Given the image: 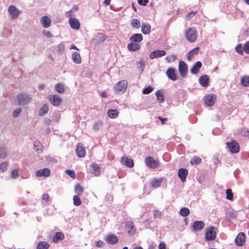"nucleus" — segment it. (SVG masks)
<instances>
[{
    "label": "nucleus",
    "instance_id": "obj_1",
    "mask_svg": "<svg viewBox=\"0 0 249 249\" xmlns=\"http://www.w3.org/2000/svg\"><path fill=\"white\" fill-rule=\"evenodd\" d=\"M217 229L213 227L210 226L206 229L205 238L207 241H213L215 239Z\"/></svg>",
    "mask_w": 249,
    "mask_h": 249
},
{
    "label": "nucleus",
    "instance_id": "obj_2",
    "mask_svg": "<svg viewBox=\"0 0 249 249\" xmlns=\"http://www.w3.org/2000/svg\"><path fill=\"white\" fill-rule=\"evenodd\" d=\"M185 35L187 40L191 43L195 42L197 38V32L194 28H188Z\"/></svg>",
    "mask_w": 249,
    "mask_h": 249
},
{
    "label": "nucleus",
    "instance_id": "obj_3",
    "mask_svg": "<svg viewBox=\"0 0 249 249\" xmlns=\"http://www.w3.org/2000/svg\"><path fill=\"white\" fill-rule=\"evenodd\" d=\"M17 100L19 105H26L31 100V97L28 94L21 93L17 95Z\"/></svg>",
    "mask_w": 249,
    "mask_h": 249
},
{
    "label": "nucleus",
    "instance_id": "obj_4",
    "mask_svg": "<svg viewBox=\"0 0 249 249\" xmlns=\"http://www.w3.org/2000/svg\"><path fill=\"white\" fill-rule=\"evenodd\" d=\"M48 99L50 104L54 107L59 106L62 102L61 97L58 95H50Z\"/></svg>",
    "mask_w": 249,
    "mask_h": 249
},
{
    "label": "nucleus",
    "instance_id": "obj_5",
    "mask_svg": "<svg viewBox=\"0 0 249 249\" xmlns=\"http://www.w3.org/2000/svg\"><path fill=\"white\" fill-rule=\"evenodd\" d=\"M145 163L149 168L155 169L159 167L160 162L158 160H155L153 157L149 156L145 158Z\"/></svg>",
    "mask_w": 249,
    "mask_h": 249
},
{
    "label": "nucleus",
    "instance_id": "obj_6",
    "mask_svg": "<svg viewBox=\"0 0 249 249\" xmlns=\"http://www.w3.org/2000/svg\"><path fill=\"white\" fill-rule=\"evenodd\" d=\"M227 147L231 153H237L240 150V147L238 143L235 140L231 142H227Z\"/></svg>",
    "mask_w": 249,
    "mask_h": 249
},
{
    "label": "nucleus",
    "instance_id": "obj_7",
    "mask_svg": "<svg viewBox=\"0 0 249 249\" xmlns=\"http://www.w3.org/2000/svg\"><path fill=\"white\" fill-rule=\"evenodd\" d=\"M127 87V82L126 80H122L119 82L114 87V90L116 92H124Z\"/></svg>",
    "mask_w": 249,
    "mask_h": 249
},
{
    "label": "nucleus",
    "instance_id": "obj_8",
    "mask_svg": "<svg viewBox=\"0 0 249 249\" xmlns=\"http://www.w3.org/2000/svg\"><path fill=\"white\" fill-rule=\"evenodd\" d=\"M178 71L180 75L182 77H186L188 71V67L186 63L180 61L178 65Z\"/></svg>",
    "mask_w": 249,
    "mask_h": 249
},
{
    "label": "nucleus",
    "instance_id": "obj_9",
    "mask_svg": "<svg viewBox=\"0 0 249 249\" xmlns=\"http://www.w3.org/2000/svg\"><path fill=\"white\" fill-rule=\"evenodd\" d=\"M245 240V234L243 232H241L239 233L236 236L235 239V242L236 245L238 246H242L244 244Z\"/></svg>",
    "mask_w": 249,
    "mask_h": 249
},
{
    "label": "nucleus",
    "instance_id": "obj_10",
    "mask_svg": "<svg viewBox=\"0 0 249 249\" xmlns=\"http://www.w3.org/2000/svg\"><path fill=\"white\" fill-rule=\"evenodd\" d=\"M215 96L214 94H208L205 97L204 101L206 105L212 107L214 104Z\"/></svg>",
    "mask_w": 249,
    "mask_h": 249
},
{
    "label": "nucleus",
    "instance_id": "obj_11",
    "mask_svg": "<svg viewBox=\"0 0 249 249\" xmlns=\"http://www.w3.org/2000/svg\"><path fill=\"white\" fill-rule=\"evenodd\" d=\"M166 52L163 50H156L152 52L149 55V57L151 59L155 58H159L163 56L166 54Z\"/></svg>",
    "mask_w": 249,
    "mask_h": 249
},
{
    "label": "nucleus",
    "instance_id": "obj_12",
    "mask_svg": "<svg viewBox=\"0 0 249 249\" xmlns=\"http://www.w3.org/2000/svg\"><path fill=\"white\" fill-rule=\"evenodd\" d=\"M166 74L168 78L172 81H176L177 79V76L175 72V70L172 67H170L167 70Z\"/></svg>",
    "mask_w": 249,
    "mask_h": 249
},
{
    "label": "nucleus",
    "instance_id": "obj_13",
    "mask_svg": "<svg viewBox=\"0 0 249 249\" xmlns=\"http://www.w3.org/2000/svg\"><path fill=\"white\" fill-rule=\"evenodd\" d=\"M125 228L129 235H132L135 234L136 229L134 227V224L132 221L126 222Z\"/></svg>",
    "mask_w": 249,
    "mask_h": 249
},
{
    "label": "nucleus",
    "instance_id": "obj_14",
    "mask_svg": "<svg viewBox=\"0 0 249 249\" xmlns=\"http://www.w3.org/2000/svg\"><path fill=\"white\" fill-rule=\"evenodd\" d=\"M76 152L77 156L80 158H83L86 155V150L82 143L77 144Z\"/></svg>",
    "mask_w": 249,
    "mask_h": 249
},
{
    "label": "nucleus",
    "instance_id": "obj_15",
    "mask_svg": "<svg viewBox=\"0 0 249 249\" xmlns=\"http://www.w3.org/2000/svg\"><path fill=\"white\" fill-rule=\"evenodd\" d=\"M69 22L71 27L73 29L78 30L80 28V24L79 21L74 18H70Z\"/></svg>",
    "mask_w": 249,
    "mask_h": 249
},
{
    "label": "nucleus",
    "instance_id": "obj_16",
    "mask_svg": "<svg viewBox=\"0 0 249 249\" xmlns=\"http://www.w3.org/2000/svg\"><path fill=\"white\" fill-rule=\"evenodd\" d=\"M8 11L12 16L13 19L18 18L19 14V11L14 5H10L9 7Z\"/></svg>",
    "mask_w": 249,
    "mask_h": 249
},
{
    "label": "nucleus",
    "instance_id": "obj_17",
    "mask_svg": "<svg viewBox=\"0 0 249 249\" xmlns=\"http://www.w3.org/2000/svg\"><path fill=\"white\" fill-rule=\"evenodd\" d=\"M188 172L186 169L180 168L178 171V176L182 182H185Z\"/></svg>",
    "mask_w": 249,
    "mask_h": 249
},
{
    "label": "nucleus",
    "instance_id": "obj_18",
    "mask_svg": "<svg viewBox=\"0 0 249 249\" xmlns=\"http://www.w3.org/2000/svg\"><path fill=\"white\" fill-rule=\"evenodd\" d=\"M105 240L110 244H115L118 241V237L114 234H108Z\"/></svg>",
    "mask_w": 249,
    "mask_h": 249
},
{
    "label": "nucleus",
    "instance_id": "obj_19",
    "mask_svg": "<svg viewBox=\"0 0 249 249\" xmlns=\"http://www.w3.org/2000/svg\"><path fill=\"white\" fill-rule=\"evenodd\" d=\"M50 174V170L49 169L45 168L42 169L37 170L36 173L37 177H48Z\"/></svg>",
    "mask_w": 249,
    "mask_h": 249
},
{
    "label": "nucleus",
    "instance_id": "obj_20",
    "mask_svg": "<svg viewBox=\"0 0 249 249\" xmlns=\"http://www.w3.org/2000/svg\"><path fill=\"white\" fill-rule=\"evenodd\" d=\"M200 85L203 87H207L209 85V78L207 75H203L199 78Z\"/></svg>",
    "mask_w": 249,
    "mask_h": 249
},
{
    "label": "nucleus",
    "instance_id": "obj_21",
    "mask_svg": "<svg viewBox=\"0 0 249 249\" xmlns=\"http://www.w3.org/2000/svg\"><path fill=\"white\" fill-rule=\"evenodd\" d=\"M41 23L44 28L49 27L51 23V19L48 16H43L41 19Z\"/></svg>",
    "mask_w": 249,
    "mask_h": 249
},
{
    "label": "nucleus",
    "instance_id": "obj_22",
    "mask_svg": "<svg viewBox=\"0 0 249 249\" xmlns=\"http://www.w3.org/2000/svg\"><path fill=\"white\" fill-rule=\"evenodd\" d=\"M141 46L139 44L132 42L127 45V49L130 51H137L140 50Z\"/></svg>",
    "mask_w": 249,
    "mask_h": 249
},
{
    "label": "nucleus",
    "instance_id": "obj_23",
    "mask_svg": "<svg viewBox=\"0 0 249 249\" xmlns=\"http://www.w3.org/2000/svg\"><path fill=\"white\" fill-rule=\"evenodd\" d=\"M201 66L202 63L200 61L196 62L191 69L190 72L193 74H197Z\"/></svg>",
    "mask_w": 249,
    "mask_h": 249
},
{
    "label": "nucleus",
    "instance_id": "obj_24",
    "mask_svg": "<svg viewBox=\"0 0 249 249\" xmlns=\"http://www.w3.org/2000/svg\"><path fill=\"white\" fill-rule=\"evenodd\" d=\"M193 228L195 231H201L204 227V223L201 221H196L193 223Z\"/></svg>",
    "mask_w": 249,
    "mask_h": 249
},
{
    "label": "nucleus",
    "instance_id": "obj_25",
    "mask_svg": "<svg viewBox=\"0 0 249 249\" xmlns=\"http://www.w3.org/2000/svg\"><path fill=\"white\" fill-rule=\"evenodd\" d=\"M143 39V36L141 34H133L130 38L129 40L133 42H140Z\"/></svg>",
    "mask_w": 249,
    "mask_h": 249
},
{
    "label": "nucleus",
    "instance_id": "obj_26",
    "mask_svg": "<svg viewBox=\"0 0 249 249\" xmlns=\"http://www.w3.org/2000/svg\"><path fill=\"white\" fill-rule=\"evenodd\" d=\"M122 161L123 164L128 167H132L134 166L133 160L128 157H124L122 158Z\"/></svg>",
    "mask_w": 249,
    "mask_h": 249
},
{
    "label": "nucleus",
    "instance_id": "obj_27",
    "mask_svg": "<svg viewBox=\"0 0 249 249\" xmlns=\"http://www.w3.org/2000/svg\"><path fill=\"white\" fill-rule=\"evenodd\" d=\"M107 114L109 118L115 119L118 117L119 112L116 109H110L107 110Z\"/></svg>",
    "mask_w": 249,
    "mask_h": 249
},
{
    "label": "nucleus",
    "instance_id": "obj_28",
    "mask_svg": "<svg viewBox=\"0 0 249 249\" xmlns=\"http://www.w3.org/2000/svg\"><path fill=\"white\" fill-rule=\"evenodd\" d=\"M199 47H197L190 51L187 54V59L189 61L192 60L195 55L197 54L199 51Z\"/></svg>",
    "mask_w": 249,
    "mask_h": 249
},
{
    "label": "nucleus",
    "instance_id": "obj_29",
    "mask_svg": "<svg viewBox=\"0 0 249 249\" xmlns=\"http://www.w3.org/2000/svg\"><path fill=\"white\" fill-rule=\"evenodd\" d=\"M151 27L149 24L143 23L141 26V30L144 35H148L151 32Z\"/></svg>",
    "mask_w": 249,
    "mask_h": 249
},
{
    "label": "nucleus",
    "instance_id": "obj_30",
    "mask_svg": "<svg viewBox=\"0 0 249 249\" xmlns=\"http://www.w3.org/2000/svg\"><path fill=\"white\" fill-rule=\"evenodd\" d=\"M64 234L61 232H56L53 238V241L54 243H57L59 240L61 241L64 239Z\"/></svg>",
    "mask_w": 249,
    "mask_h": 249
},
{
    "label": "nucleus",
    "instance_id": "obj_31",
    "mask_svg": "<svg viewBox=\"0 0 249 249\" xmlns=\"http://www.w3.org/2000/svg\"><path fill=\"white\" fill-rule=\"evenodd\" d=\"M34 150L37 153H41L43 152V147L39 142L36 141L34 143Z\"/></svg>",
    "mask_w": 249,
    "mask_h": 249
},
{
    "label": "nucleus",
    "instance_id": "obj_32",
    "mask_svg": "<svg viewBox=\"0 0 249 249\" xmlns=\"http://www.w3.org/2000/svg\"><path fill=\"white\" fill-rule=\"evenodd\" d=\"M72 60L76 64L81 63V58L79 53L74 52L72 54Z\"/></svg>",
    "mask_w": 249,
    "mask_h": 249
},
{
    "label": "nucleus",
    "instance_id": "obj_33",
    "mask_svg": "<svg viewBox=\"0 0 249 249\" xmlns=\"http://www.w3.org/2000/svg\"><path fill=\"white\" fill-rule=\"evenodd\" d=\"M91 166L93 170V174L95 176H99L100 173V167L99 165L95 163H93Z\"/></svg>",
    "mask_w": 249,
    "mask_h": 249
},
{
    "label": "nucleus",
    "instance_id": "obj_34",
    "mask_svg": "<svg viewBox=\"0 0 249 249\" xmlns=\"http://www.w3.org/2000/svg\"><path fill=\"white\" fill-rule=\"evenodd\" d=\"M50 245L47 242L40 241L38 243L36 249H48Z\"/></svg>",
    "mask_w": 249,
    "mask_h": 249
},
{
    "label": "nucleus",
    "instance_id": "obj_35",
    "mask_svg": "<svg viewBox=\"0 0 249 249\" xmlns=\"http://www.w3.org/2000/svg\"><path fill=\"white\" fill-rule=\"evenodd\" d=\"M157 100L162 103L164 101L163 93L162 91L160 90L157 91L155 93Z\"/></svg>",
    "mask_w": 249,
    "mask_h": 249
},
{
    "label": "nucleus",
    "instance_id": "obj_36",
    "mask_svg": "<svg viewBox=\"0 0 249 249\" xmlns=\"http://www.w3.org/2000/svg\"><path fill=\"white\" fill-rule=\"evenodd\" d=\"M49 111V107L47 104H44L39 111V115L43 116L48 113Z\"/></svg>",
    "mask_w": 249,
    "mask_h": 249
},
{
    "label": "nucleus",
    "instance_id": "obj_37",
    "mask_svg": "<svg viewBox=\"0 0 249 249\" xmlns=\"http://www.w3.org/2000/svg\"><path fill=\"white\" fill-rule=\"evenodd\" d=\"M161 182V179L154 178L152 180L151 184L153 188H156L159 187L160 186Z\"/></svg>",
    "mask_w": 249,
    "mask_h": 249
},
{
    "label": "nucleus",
    "instance_id": "obj_38",
    "mask_svg": "<svg viewBox=\"0 0 249 249\" xmlns=\"http://www.w3.org/2000/svg\"><path fill=\"white\" fill-rule=\"evenodd\" d=\"M241 83L244 87H249V76H244L241 79Z\"/></svg>",
    "mask_w": 249,
    "mask_h": 249
},
{
    "label": "nucleus",
    "instance_id": "obj_39",
    "mask_svg": "<svg viewBox=\"0 0 249 249\" xmlns=\"http://www.w3.org/2000/svg\"><path fill=\"white\" fill-rule=\"evenodd\" d=\"M74 191L78 195H81L84 191L83 187L80 184H77L75 186Z\"/></svg>",
    "mask_w": 249,
    "mask_h": 249
},
{
    "label": "nucleus",
    "instance_id": "obj_40",
    "mask_svg": "<svg viewBox=\"0 0 249 249\" xmlns=\"http://www.w3.org/2000/svg\"><path fill=\"white\" fill-rule=\"evenodd\" d=\"M132 27L135 29H139L141 27V22L138 19H133L131 22Z\"/></svg>",
    "mask_w": 249,
    "mask_h": 249
},
{
    "label": "nucleus",
    "instance_id": "obj_41",
    "mask_svg": "<svg viewBox=\"0 0 249 249\" xmlns=\"http://www.w3.org/2000/svg\"><path fill=\"white\" fill-rule=\"evenodd\" d=\"M190 210L187 207L182 208L179 211L180 214L182 216H187L190 214Z\"/></svg>",
    "mask_w": 249,
    "mask_h": 249
},
{
    "label": "nucleus",
    "instance_id": "obj_42",
    "mask_svg": "<svg viewBox=\"0 0 249 249\" xmlns=\"http://www.w3.org/2000/svg\"><path fill=\"white\" fill-rule=\"evenodd\" d=\"M201 161L202 160L200 158L197 156H195L191 160L190 163L192 165H196L200 163Z\"/></svg>",
    "mask_w": 249,
    "mask_h": 249
},
{
    "label": "nucleus",
    "instance_id": "obj_43",
    "mask_svg": "<svg viewBox=\"0 0 249 249\" xmlns=\"http://www.w3.org/2000/svg\"><path fill=\"white\" fill-rule=\"evenodd\" d=\"M55 89L59 93H63L65 90L64 86L60 83H57L55 85Z\"/></svg>",
    "mask_w": 249,
    "mask_h": 249
},
{
    "label": "nucleus",
    "instance_id": "obj_44",
    "mask_svg": "<svg viewBox=\"0 0 249 249\" xmlns=\"http://www.w3.org/2000/svg\"><path fill=\"white\" fill-rule=\"evenodd\" d=\"M177 59V55L175 54L168 55L166 56L165 59L168 63L174 62Z\"/></svg>",
    "mask_w": 249,
    "mask_h": 249
},
{
    "label": "nucleus",
    "instance_id": "obj_45",
    "mask_svg": "<svg viewBox=\"0 0 249 249\" xmlns=\"http://www.w3.org/2000/svg\"><path fill=\"white\" fill-rule=\"evenodd\" d=\"M73 203L75 206H79L81 204V200L78 196H73Z\"/></svg>",
    "mask_w": 249,
    "mask_h": 249
},
{
    "label": "nucleus",
    "instance_id": "obj_46",
    "mask_svg": "<svg viewBox=\"0 0 249 249\" xmlns=\"http://www.w3.org/2000/svg\"><path fill=\"white\" fill-rule=\"evenodd\" d=\"M226 198L229 200H233V193L231 191V190L230 189H228L226 190Z\"/></svg>",
    "mask_w": 249,
    "mask_h": 249
},
{
    "label": "nucleus",
    "instance_id": "obj_47",
    "mask_svg": "<svg viewBox=\"0 0 249 249\" xmlns=\"http://www.w3.org/2000/svg\"><path fill=\"white\" fill-rule=\"evenodd\" d=\"M236 52L241 55H243V47L241 44H238L235 47Z\"/></svg>",
    "mask_w": 249,
    "mask_h": 249
},
{
    "label": "nucleus",
    "instance_id": "obj_48",
    "mask_svg": "<svg viewBox=\"0 0 249 249\" xmlns=\"http://www.w3.org/2000/svg\"><path fill=\"white\" fill-rule=\"evenodd\" d=\"M102 124H103L102 122L101 121L96 122V123H95V124L93 126V129L95 131H97V130H99L102 125Z\"/></svg>",
    "mask_w": 249,
    "mask_h": 249
},
{
    "label": "nucleus",
    "instance_id": "obj_49",
    "mask_svg": "<svg viewBox=\"0 0 249 249\" xmlns=\"http://www.w3.org/2000/svg\"><path fill=\"white\" fill-rule=\"evenodd\" d=\"M153 88L151 86H148L145 88H144L142 90V93L144 94H147L150 93L152 91Z\"/></svg>",
    "mask_w": 249,
    "mask_h": 249
},
{
    "label": "nucleus",
    "instance_id": "obj_50",
    "mask_svg": "<svg viewBox=\"0 0 249 249\" xmlns=\"http://www.w3.org/2000/svg\"><path fill=\"white\" fill-rule=\"evenodd\" d=\"M197 13V12L196 11H192V12L189 13L188 14H187L185 16L186 19L187 20H189L190 18L195 17Z\"/></svg>",
    "mask_w": 249,
    "mask_h": 249
},
{
    "label": "nucleus",
    "instance_id": "obj_51",
    "mask_svg": "<svg viewBox=\"0 0 249 249\" xmlns=\"http://www.w3.org/2000/svg\"><path fill=\"white\" fill-rule=\"evenodd\" d=\"M8 165V163L6 162H2L1 164H0V169L3 172L5 171V170H6Z\"/></svg>",
    "mask_w": 249,
    "mask_h": 249
},
{
    "label": "nucleus",
    "instance_id": "obj_52",
    "mask_svg": "<svg viewBox=\"0 0 249 249\" xmlns=\"http://www.w3.org/2000/svg\"><path fill=\"white\" fill-rule=\"evenodd\" d=\"M6 156V151L4 148H0V158H4Z\"/></svg>",
    "mask_w": 249,
    "mask_h": 249
},
{
    "label": "nucleus",
    "instance_id": "obj_53",
    "mask_svg": "<svg viewBox=\"0 0 249 249\" xmlns=\"http://www.w3.org/2000/svg\"><path fill=\"white\" fill-rule=\"evenodd\" d=\"M243 50L246 53L249 54V41L246 42L244 45Z\"/></svg>",
    "mask_w": 249,
    "mask_h": 249
},
{
    "label": "nucleus",
    "instance_id": "obj_54",
    "mask_svg": "<svg viewBox=\"0 0 249 249\" xmlns=\"http://www.w3.org/2000/svg\"><path fill=\"white\" fill-rule=\"evenodd\" d=\"M18 177V171L16 169L13 170L11 172V177L13 178H16Z\"/></svg>",
    "mask_w": 249,
    "mask_h": 249
},
{
    "label": "nucleus",
    "instance_id": "obj_55",
    "mask_svg": "<svg viewBox=\"0 0 249 249\" xmlns=\"http://www.w3.org/2000/svg\"><path fill=\"white\" fill-rule=\"evenodd\" d=\"M66 173L71 178H75V172L74 171L71 170H67L66 171Z\"/></svg>",
    "mask_w": 249,
    "mask_h": 249
},
{
    "label": "nucleus",
    "instance_id": "obj_56",
    "mask_svg": "<svg viewBox=\"0 0 249 249\" xmlns=\"http://www.w3.org/2000/svg\"><path fill=\"white\" fill-rule=\"evenodd\" d=\"M107 39V36L104 34H100L99 36V42H103Z\"/></svg>",
    "mask_w": 249,
    "mask_h": 249
},
{
    "label": "nucleus",
    "instance_id": "obj_57",
    "mask_svg": "<svg viewBox=\"0 0 249 249\" xmlns=\"http://www.w3.org/2000/svg\"><path fill=\"white\" fill-rule=\"evenodd\" d=\"M21 112V109L20 108H18L14 111L13 115L14 117H17L20 114Z\"/></svg>",
    "mask_w": 249,
    "mask_h": 249
},
{
    "label": "nucleus",
    "instance_id": "obj_58",
    "mask_svg": "<svg viewBox=\"0 0 249 249\" xmlns=\"http://www.w3.org/2000/svg\"><path fill=\"white\" fill-rule=\"evenodd\" d=\"M43 34L45 36H47V37L51 38V37H52L53 36V35H52L51 32L50 31H49L44 30L43 32Z\"/></svg>",
    "mask_w": 249,
    "mask_h": 249
},
{
    "label": "nucleus",
    "instance_id": "obj_59",
    "mask_svg": "<svg viewBox=\"0 0 249 249\" xmlns=\"http://www.w3.org/2000/svg\"><path fill=\"white\" fill-rule=\"evenodd\" d=\"M153 214L156 218H160L161 216V213L157 210L153 211Z\"/></svg>",
    "mask_w": 249,
    "mask_h": 249
},
{
    "label": "nucleus",
    "instance_id": "obj_60",
    "mask_svg": "<svg viewBox=\"0 0 249 249\" xmlns=\"http://www.w3.org/2000/svg\"><path fill=\"white\" fill-rule=\"evenodd\" d=\"M139 4L145 6L148 2V0H138Z\"/></svg>",
    "mask_w": 249,
    "mask_h": 249
},
{
    "label": "nucleus",
    "instance_id": "obj_61",
    "mask_svg": "<svg viewBox=\"0 0 249 249\" xmlns=\"http://www.w3.org/2000/svg\"><path fill=\"white\" fill-rule=\"evenodd\" d=\"M159 249H166L165 243L163 242H160L159 244Z\"/></svg>",
    "mask_w": 249,
    "mask_h": 249
},
{
    "label": "nucleus",
    "instance_id": "obj_62",
    "mask_svg": "<svg viewBox=\"0 0 249 249\" xmlns=\"http://www.w3.org/2000/svg\"><path fill=\"white\" fill-rule=\"evenodd\" d=\"M104 245V242L102 241H98L95 243V246L97 247L101 248Z\"/></svg>",
    "mask_w": 249,
    "mask_h": 249
},
{
    "label": "nucleus",
    "instance_id": "obj_63",
    "mask_svg": "<svg viewBox=\"0 0 249 249\" xmlns=\"http://www.w3.org/2000/svg\"><path fill=\"white\" fill-rule=\"evenodd\" d=\"M42 199H43L44 200H45L46 201H48L49 200V196L48 195V194H43L42 196Z\"/></svg>",
    "mask_w": 249,
    "mask_h": 249
},
{
    "label": "nucleus",
    "instance_id": "obj_64",
    "mask_svg": "<svg viewBox=\"0 0 249 249\" xmlns=\"http://www.w3.org/2000/svg\"><path fill=\"white\" fill-rule=\"evenodd\" d=\"M138 65H139L140 67L141 68H142V69H143V68L145 66V64L144 63V62L142 61H140L138 62Z\"/></svg>",
    "mask_w": 249,
    "mask_h": 249
}]
</instances>
